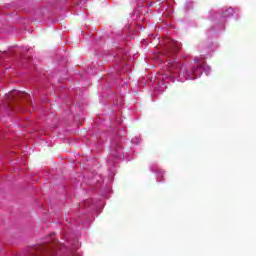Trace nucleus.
I'll list each match as a JSON object with an SVG mask.
<instances>
[{"label": "nucleus", "instance_id": "nucleus-5", "mask_svg": "<svg viewBox=\"0 0 256 256\" xmlns=\"http://www.w3.org/2000/svg\"><path fill=\"white\" fill-rule=\"evenodd\" d=\"M54 235H55V234H51V237L53 238Z\"/></svg>", "mask_w": 256, "mask_h": 256}, {"label": "nucleus", "instance_id": "nucleus-4", "mask_svg": "<svg viewBox=\"0 0 256 256\" xmlns=\"http://www.w3.org/2000/svg\"><path fill=\"white\" fill-rule=\"evenodd\" d=\"M226 13H228V14L225 15L226 17H229V15H233V9L232 8H228L226 10Z\"/></svg>", "mask_w": 256, "mask_h": 256}, {"label": "nucleus", "instance_id": "nucleus-2", "mask_svg": "<svg viewBox=\"0 0 256 256\" xmlns=\"http://www.w3.org/2000/svg\"><path fill=\"white\" fill-rule=\"evenodd\" d=\"M41 251H43L45 256H52L55 254V245L45 244L41 247Z\"/></svg>", "mask_w": 256, "mask_h": 256}, {"label": "nucleus", "instance_id": "nucleus-1", "mask_svg": "<svg viewBox=\"0 0 256 256\" xmlns=\"http://www.w3.org/2000/svg\"><path fill=\"white\" fill-rule=\"evenodd\" d=\"M181 51V43L175 40H166V50L163 55H167V57H173V55H177Z\"/></svg>", "mask_w": 256, "mask_h": 256}, {"label": "nucleus", "instance_id": "nucleus-3", "mask_svg": "<svg viewBox=\"0 0 256 256\" xmlns=\"http://www.w3.org/2000/svg\"><path fill=\"white\" fill-rule=\"evenodd\" d=\"M26 95L27 94L25 92L13 91L9 95H6L5 99H15V97H26Z\"/></svg>", "mask_w": 256, "mask_h": 256}]
</instances>
